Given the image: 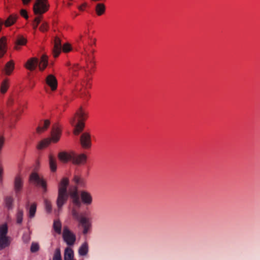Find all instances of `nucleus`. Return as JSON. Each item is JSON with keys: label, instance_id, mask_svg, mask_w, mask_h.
<instances>
[{"label": "nucleus", "instance_id": "obj_1", "mask_svg": "<svg viewBox=\"0 0 260 260\" xmlns=\"http://www.w3.org/2000/svg\"><path fill=\"white\" fill-rule=\"evenodd\" d=\"M69 184V180L67 178H63L58 185V196L56 200V205L58 211H60L63 205L67 202L69 194L67 192V187Z\"/></svg>", "mask_w": 260, "mask_h": 260}, {"label": "nucleus", "instance_id": "obj_2", "mask_svg": "<svg viewBox=\"0 0 260 260\" xmlns=\"http://www.w3.org/2000/svg\"><path fill=\"white\" fill-rule=\"evenodd\" d=\"M87 114L83 111L81 107L76 112L74 117L70 119L72 125L75 127V135H79L83 129L84 123L83 121L86 119Z\"/></svg>", "mask_w": 260, "mask_h": 260}, {"label": "nucleus", "instance_id": "obj_3", "mask_svg": "<svg viewBox=\"0 0 260 260\" xmlns=\"http://www.w3.org/2000/svg\"><path fill=\"white\" fill-rule=\"evenodd\" d=\"M39 66V69L43 71L48 66V57L46 55H43L41 56L40 62L36 58H31L27 60L25 67L30 70H34L36 67Z\"/></svg>", "mask_w": 260, "mask_h": 260}, {"label": "nucleus", "instance_id": "obj_4", "mask_svg": "<svg viewBox=\"0 0 260 260\" xmlns=\"http://www.w3.org/2000/svg\"><path fill=\"white\" fill-rule=\"evenodd\" d=\"M72 50V47L69 43H66L62 45L61 40L58 37L55 38L54 41V46L52 50L53 54L54 57L59 56L61 51L64 52H68Z\"/></svg>", "mask_w": 260, "mask_h": 260}, {"label": "nucleus", "instance_id": "obj_5", "mask_svg": "<svg viewBox=\"0 0 260 260\" xmlns=\"http://www.w3.org/2000/svg\"><path fill=\"white\" fill-rule=\"evenodd\" d=\"M29 179L37 186H41L43 189V193H46L47 192V189L46 181L43 177H41L37 173H32L30 175Z\"/></svg>", "mask_w": 260, "mask_h": 260}, {"label": "nucleus", "instance_id": "obj_6", "mask_svg": "<svg viewBox=\"0 0 260 260\" xmlns=\"http://www.w3.org/2000/svg\"><path fill=\"white\" fill-rule=\"evenodd\" d=\"M62 238L64 241L69 246H72L76 241V236L72 232L67 226H64L63 229Z\"/></svg>", "mask_w": 260, "mask_h": 260}, {"label": "nucleus", "instance_id": "obj_7", "mask_svg": "<svg viewBox=\"0 0 260 260\" xmlns=\"http://www.w3.org/2000/svg\"><path fill=\"white\" fill-rule=\"evenodd\" d=\"M48 7L46 0H37L33 10L36 15H41L47 11Z\"/></svg>", "mask_w": 260, "mask_h": 260}, {"label": "nucleus", "instance_id": "obj_8", "mask_svg": "<svg viewBox=\"0 0 260 260\" xmlns=\"http://www.w3.org/2000/svg\"><path fill=\"white\" fill-rule=\"evenodd\" d=\"M72 215L73 218L77 220L79 224L82 227L90 225L88 219L83 216L82 214L79 213L76 208H72Z\"/></svg>", "mask_w": 260, "mask_h": 260}, {"label": "nucleus", "instance_id": "obj_9", "mask_svg": "<svg viewBox=\"0 0 260 260\" xmlns=\"http://www.w3.org/2000/svg\"><path fill=\"white\" fill-rule=\"evenodd\" d=\"M61 134V129L58 124H54L51 132L50 142L57 143L60 139Z\"/></svg>", "mask_w": 260, "mask_h": 260}, {"label": "nucleus", "instance_id": "obj_10", "mask_svg": "<svg viewBox=\"0 0 260 260\" xmlns=\"http://www.w3.org/2000/svg\"><path fill=\"white\" fill-rule=\"evenodd\" d=\"M80 143L82 147L85 149L90 148L91 146V136L88 133H83L80 137Z\"/></svg>", "mask_w": 260, "mask_h": 260}, {"label": "nucleus", "instance_id": "obj_11", "mask_svg": "<svg viewBox=\"0 0 260 260\" xmlns=\"http://www.w3.org/2000/svg\"><path fill=\"white\" fill-rule=\"evenodd\" d=\"M70 194L73 204V208H76L77 209L80 208L82 204L77 192V188L75 187L74 190L71 191Z\"/></svg>", "mask_w": 260, "mask_h": 260}, {"label": "nucleus", "instance_id": "obj_12", "mask_svg": "<svg viewBox=\"0 0 260 260\" xmlns=\"http://www.w3.org/2000/svg\"><path fill=\"white\" fill-rule=\"evenodd\" d=\"M47 84L51 88L52 91H54L57 87V81L56 77L52 75H49L46 79Z\"/></svg>", "mask_w": 260, "mask_h": 260}, {"label": "nucleus", "instance_id": "obj_13", "mask_svg": "<svg viewBox=\"0 0 260 260\" xmlns=\"http://www.w3.org/2000/svg\"><path fill=\"white\" fill-rule=\"evenodd\" d=\"M80 196L82 201L84 204L89 205L92 203V198L89 192L85 190L81 191Z\"/></svg>", "mask_w": 260, "mask_h": 260}, {"label": "nucleus", "instance_id": "obj_14", "mask_svg": "<svg viewBox=\"0 0 260 260\" xmlns=\"http://www.w3.org/2000/svg\"><path fill=\"white\" fill-rule=\"evenodd\" d=\"M72 161L75 165L84 164L86 161V156L84 154L73 155Z\"/></svg>", "mask_w": 260, "mask_h": 260}, {"label": "nucleus", "instance_id": "obj_15", "mask_svg": "<svg viewBox=\"0 0 260 260\" xmlns=\"http://www.w3.org/2000/svg\"><path fill=\"white\" fill-rule=\"evenodd\" d=\"M23 181L20 176H17L14 180V190L16 194L19 193L23 187Z\"/></svg>", "mask_w": 260, "mask_h": 260}, {"label": "nucleus", "instance_id": "obj_16", "mask_svg": "<svg viewBox=\"0 0 260 260\" xmlns=\"http://www.w3.org/2000/svg\"><path fill=\"white\" fill-rule=\"evenodd\" d=\"M27 42V40L22 36H18L15 40L14 49L18 50L20 49V46L25 45Z\"/></svg>", "mask_w": 260, "mask_h": 260}, {"label": "nucleus", "instance_id": "obj_17", "mask_svg": "<svg viewBox=\"0 0 260 260\" xmlns=\"http://www.w3.org/2000/svg\"><path fill=\"white\" fill-rule=\"evenodd\" d=\"M7 51V38L3 37L0 39V57L3 56Z\"/></svg>", "mask_w": 260, "mask_h": 260}, {"label": "nucleus", "instance_id": "obj_18", "mask_svg": "<svg viewBox=\"0 0 260 260\" xmlns=\"http://www.w3.org/2000/svg\"><path fill=\"white\" fill-rule=\"evenodd\" d=\"M50 121L49 120H45L44 121L41 122L37 128V132L38 134H41L45 132L49 127Z\"/></svg>", "mask_w": 260, "mask_h": 260}, {"label": "nucleus", "instance_id": "obj_19", "mask_svg": "<svg viewBox=\"0 0 260 260\" xmlns=\"http://www.w3.org/2000/svg\"><path fill=\"white\" fill-rule=\"evenodd\" d=\"M63 259L64 260H73L75 259L74 258V253L73 249L70 247H67L64 250V255H63Z\"/></svg>", "mask_w": 260, "mask_h": 260}, {"label": "nucleus", "instance_id": "obj_20", "mask_svg": "<svg viewBox=\"0 0 260 260\" xmlns=\"http://www.w3.org/2000/svg\"><path fill=\"white\" fill-rule=\"evenodd\" d=\"M73 155L66 152H61L58 154L59 159L63 162H67L69 160H72Z\"/></svg>", "mask_w": 260, "mask_h": 260}, {"label": "nucleus", "instance_id": "obj_21", "mask_svg": "<svg viewBox=\"0 0 260 260\" xmlns=\"http://www.w3.org/2000/svg\"><path fill=\"white\" fill-rule=\"evenodd\" d=\"M10 244L9 237H0V250L9 246Z\"/></svg>", "mask_w": 260, "mask_h": 260}, {"label": "nucleus", "instance_id": "obj_22", "mask_svg": "<svg viewBox=\"0 0 260 260\" xmlns=\"http://www.w3.org/2000/svg\"><path fill=\"white\" fill-rule=\"evenodd\" d=\"M88 252V245L86 242H84L79 248L78 253L80 256L86 255Z\"/></svg>", "mask_w": 260, "mask_h": 260}, {"label": "nucleus", "instance_id": "obj_23", "mask_svg": "<svg viewBox=\"0 0 260 260\" xmlns=\"http://www.w3.org/2000/svg\"><path fill=\"white\" fill-rule=\"evenodd\" d=\"M95 11L98 16H101L105 12L106 6L103 3H98L95 6Z\"/></svg>", "mask_w": 260, "mask_h": 260}, {"label": "nucleus", "instance_id": "obj_24", "mask_svg": "<svg viewBox=\"0 0 260 260\" xmlns=\"http://www.w3.org/2000/svg\"><path fill=\"white\" fill-rule=\"evenodd\" d=\"M14 69V63L13 61L10 60L8 62L6 65L4 71L5 72V74L7 75H10L13 72Z\"/></svg>", "mask_w": 260, "mask_h": 260}, {"label": "nucleus", "instance_id": "obj_25", "mask_svg": "<svg viewBox=\"0 0 260 260\" xmlns=\"http://www.w3.org/2000/svg\"><path fill=\"white\" fill-rule=\"evenodd\" d=\"M5 207L8 210H12L13 208L14 199L11 196H7L4 199Z\"/></svg>", "mask_w": 260, "mask_h": 260}, {"label": "nucleus", "instance_id": "obj_26", "mask_svg": "<svg viewBox=\"0 0 260 260\" xmlns=\"http://www.w3.org/2000/svg\"><path fill=\"white\" fill-rule=\"evenodd\" d=\"M28 216L30 218H32L35 217L36 210L37 204L36 203H32L30 207L28 208Z\"/></svg>", "mask_w": 260, "mask_h": 260}, {"label": "nucleus", "instance_id": "obj_27", "mask_svg": "<svg viewBox=\"0 0 260 260\" xmlns=\"http://www.w3.org/2000/svg\"><path fill=\"white\" fill-rule=\"evenodd\" d=\"M49 166L52 172H55L57 169L56 161L52 155L49 156Z\"/></svg>", "mask_w": 260, "mask_h": 260}, {"label": "nucleus", "instance_id": "obj_28", "mask_svg": "<svg viewBox=\"0 0 260 260\" xmlns=\"http://www.w3.org/2000/svg\"><path fill=\"white\" fill-rule=\"evenodd\" d=\"M53 228L55 232L58 234L61 232V223L59 220H55L53 222Z\"/></svg>", "mask_w": 260, "mask_h": 260}, {"label": "nucleus", "instance_id": "obj_29", "mask_svg": "<svg viewBox=\"0 0 260 260\" xmlns=\"http://www.w3.org/2000/svg\"><path fill=\"white\" fill-rule=\"evenodd\" d=\"M8 232V228L6 223L0 225V237H8L7 236Z\"/></svg>", "mask_w": 260, "mask_h": 260}, {"label": "nucleus", "instance_id": "obj_30", "mask_svg": "<svg viewBox=\"0 0 260 260\" xmlns=\"http://www.w3.org/2000/svg\"><path fill=\"white\" fill-rule=\"evenodd\" d=\"M50 142V140L49 138L45 139L40 142L37 146V148L38 149H42L48 146Z\"/></svg>", "mask_w": 260, "mask_h": 260}, {"label": "nucleus", "instance_id": "obj_31", "mask_svg": "<svg viewBox=\"0 0 260 260\" xmlns=\"http://www.w3.org/2000/svg\"><path fill=\"white\" fill-rule=\"evenodd\" d=\"M23 211L18 209L16 213V222L17 224H21L23 220Z\"/></svg>", "mask_w": 260, "mask_h": 260}, {"label": "nucleus", "instance_id": "obj_32", "mask_svg": "<svg viewBox=\"0 0 260 260\" xmlns=\"http://www.w3.org/2000/svg\"><path fill=\"white\" fill-rule=\"evenodd\" d=\"M9 86V81L7 79H5L1 84V91L5 93L8 90Z\"/></svg>", "mask_w": 260, "mask_h": 260}, {"label": "nucleus", "instance_id": "obj_33", "mask_svg": "<svg viewBox=\"0 0 260 260\" xmlns=\"http://www.w3.org/2000/svg\"><path fill=\"white\" fill-rule=\"evenodd\" d=\"M44 203L46 211L48 213H50L52 212V205L51 202L48 200L45 199L44 200Z\"/></svg>", "mask_w": 260, "mask_h": 260}, {"label": "nucleus", "instance_id": "obj_34", "mask_svg": "<svg viewBox=\"0 0 260 260\" xmlns=\"http://www.w3.org/2000/svg\"><path fill=\"white\" fill-rule=\"evenodd\" d=\"M76 90L77 91L79 92L81 98L88 99L90 96L88 92L82 91V88H79L78 87H77Z\"/></svg>", "mask_w": 260, "mask_h": 260}, {"label": "nucleus", "instance_id": "obj_35", "mask_svg": "<svg viewBox=\"0 0 260 260\" xmlns=\"http://www.w3.org/2000/svg\"><path fill=\"white\" fill-rule=\"evenodd\" d=\"M91 78H86V79H83L81 85L86 89L87 87L90 88L91 84L90 83Z\"/></svg>", "mask_w": 260, "mask_h": 260}, {"label": "nucleus", "instance_id": "obj_36", "mask_svg": "<svg viewBox=\"0 0 260 260\" xmlns=\"http://www.w3.org/2000/svg\"><path fill=\"white\" fill-rule=\"evenodd\" d=\"M52 260H62L60 250L59 248L55 250Z\"/></svg>", "mask_w": 260, "mask_h": 260}, {"label": "nucleus", "instance_id": "obj_37", "mask_svg": "<svg viewBox=\"0 0 260 260\" xmlns=\"http://www.w3.org/2000/svg\"><path fill=\"white\" fill-rule=\"evenodd\" d=\"M40 248L39 245L38 243L32 242L30 246V251L32 253L37 252Z\"/></svg>", "mask_w": 260, "mask_h": 260}, {"label": "nucleus", "instance_id": "obj_38", "mask_svg": "<svg viewBox=\"0 0 260 260\" xmlns=\"http://www.w3.org/2000/svg\"><path fill=\"white\" fill-rule=\"evenodd\" d=\"M87 63V67H89V64H90L91 68H93L95 64V61L93 60V57L92 58H88V60L86 61Z\"/></svg>", "mask_w": 260, "mask_h": 260}, {"label": "nucleus", "instance_id": "obj_39", "mask_svg": "<svg viewBox=\"0 0 260 260\" xmlns=\"http://www.w3.org/2000/svg\"><path fill=\"white\" fill-rule=\"evenodd\" d=\"M39 29L42 31H47L48 29V24L46 22H43L40 26Z\"/></svg>", "mask_w": 260, "mask_h": 260}, {"label": "nucleus", "instance_id": "obj_40", "mask_svg": "<svg viewBox=\"0 0 260 260\" xmlns=\"http://www.w3.org/2000/svg\"><path fill=\"white\" fill-rule=\"evenodd\" d=\"M20 14L21 16H23L26 19H27L28 18V16L27 15V12L25 10H21Z\"/></svg>", "mask_w": 260, "mask_h": 260}, {"label": "nucleus", "instance_id": "obj_41", "mask_svg": "<svg viewBox=\"0 0 260 260\" xmlns=\"http://www.w3.org/2000/svg\"><path fill=\"white\" fill-rule=\"evenodd\" d=\"M41 16L36 17L34 19V22L39 24L41 22Z\"/></svg>", "mask_w": 260, "mask_h": 260}, {"label": "nucleus", "instance_id": "obj_42", "mask_svg": "<svg viewBox=\"0 0 260 260\" xmlns=\"http://www.w3.org/2000/svg\"><path fill=\"white\" fill-rule=\"evenodd\" d=\"M89 227H90V225L83 227V233L84 235L88 233Z\"/></svg>", "mask_w": 260, "mask_h": 260}, {"label": "nucleus", "instance_id": "obj_43", "mask_svg": "<svg viewBox=\"0 0 260 260\" xmlns=\"http://www.w3.org/2000/svg\"><path fill=\"white\" fill-rule=\"evenodd\" d=\"M81 179V178H80L78 176H75L74 178V181L75 182L76 184H78Z\"/></svg>", "mask_w": 260, "mask_h": 260}, {"label": "nucleus", "instance_id": "obj_44", "mask_svg": "<svg viewBox=\"0 0 260 260\" xmlns=\"http://www.w3.org/2000/svg\"><path fill=\"white\" fill-rule=\"evenodd\" d=\"M86 6H87V4L86 3H84L81 6H79L78 9L80 11H83L84 10V8L86 7Z\"/></svg>", "mask_w": 260, "mask_h": 260}, {"label": "nucleus", "instance_id": "obj_45", "mask_svg": "<svg viewBox=\"0 0 260 260\" xmlns=\"http://www.w3.org/2000/svg\"><path fill=\"white\" fill-rule=\"evenodd\" d=\"M77 185H80L81 186H84L85 185V182L83 179H81Z\"/></svg>", "mask_w": 260, "mask_h": 260}, {"label": "nucleus", "instance_id": "obj_46", "mask_svg": "<svg viewBox=\"0 0 260 260\" xmlns=\"http://www.w3.org/2000/svg\"><path fill=\"white\" fill-rule=\"evenodd\" d=\"M3 173V168L2 166H0V181H2V175Z\"/></svg>", "mask_w": 260, "mask_h": 260}, {"label": "nucleus", "instance_id": "obj_47", "mask_svg": "<svg viewBox=\"0 0 260 260\" xmlns=\"http://www.w3.org/2000/svg\"><path fill=\"white\" fill-rule=\"evenodd\" d=\"M79 69V67L78 64L74 65V67L72 68V70L73 71H76L78 70Z\"/></svg>", "mask_w": 260, "mask_h": 260}, {"label": "nucleus", "instance_id": "obj_48", "mask_svg": "<svg viewBox=\"0 0 260 260\" xmlns=\"http://www.w3.org/2000/svg\"><path fill=\"white\" fill-rule=\"evenodd\" d=\"M13 101L12 99H10L8 102V106H11L13 104Z\"/></svg>", "mask_w": 260, "mask_h": 260}, {"label": "nucleus", "instance_id": "obj_49", "mask_svg": "<svg viewBox=\"0 0 260 260\" xmlns=\"http://www.w3.org/2000/svg\"><path fill=\"white\" fill-rule=\"evenodd\" d=\"M31 0H22L23 3L24 5H27L28 4Z\"/></svg>", "mask_w": 260, "mask_h": 260}, {"label": "nucleus", "instance_id": "obj_50", "mask_svg": "<svg viewBox=\"0 0 260 260\" xmlns=\"http://www.w3.org/2000/svg\"><path fill=\"white\" fill-rule=\"evenodd\" d=\"M38 25H39L38 24L34 22L33 24H32L34 29H36Z\"/></svg>", "mask_w": 260, "mask_h": 260}, {"label": "nucleus", "instance_id": "obj_51", "mask_svg": "<svg viewBox=\"0 0 260 260\" xmlns=\"http://www.w3.org/2000/svg\"><path fill=\"white\" fill-rule=\"evenodd\" d=\"M3 117V114L0 112V118H1Z\"/></svg>", "mask_w": 260, "mask_h": 260}, {"label": "nucleus", "instance_id": "obj_52", "mask_svg": "<svg viewBox=\"0 0 260 260\" xmlns=\"http://www.w3.org/2000/svg\"><path fill=\"white\" fill-rule=\"evenodd\" d=\"M82 35H80V40H82Z\"/></svg>", "mask_w": 260, "mask_h": 260}, {"label": "nucleus", "instance_id": "obj_53", "mask_svg": "<svg viewBox=\"0 0 260 260\" xmlns=\"http://www.w3.org/2000/svg\"><path fill=\"white\" fill-rule=\"evenodd\" d=\"M28 205H29V204H28V203L27 204V205H26V207H28Z\"/></svg>", "mask_w": 260, "mask_h": 260}, {"label": "nucleus", "instance_id": "obj_54", "mask_svg": "<svg viewBox=\"0 0 260 260\" xmlns=\"http://www.w3.org/2000/svg\"><path fill=\"white\" fill-rule=\"evenodd\" d=\"M92 53H93L94 52V50H92Z\"/></svg>", "mask_w": 260, "mask_h": 260}]
</instances>
